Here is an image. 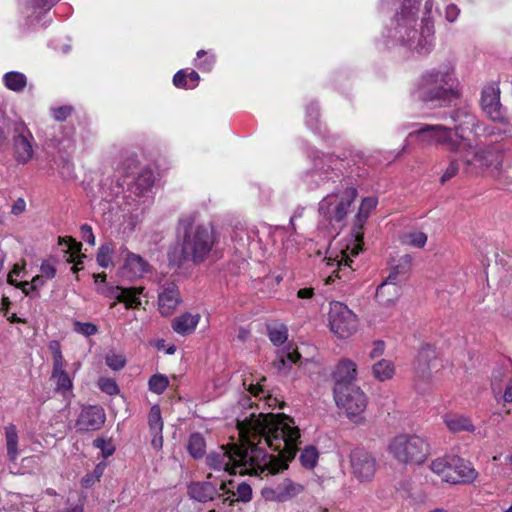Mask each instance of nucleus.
Wrapping results in <instances>:
<instances>
[{"label": "nucleus", "mask_w": 512, "mask_h": 512, "mask_svg": "<svg viewBox=\"0 0 512 512\" xmlns=\"http://www.w3.org/2000/svg\"><path fill=\"white\" fill-rule=\"evenodd\" d=\"M240 444L221 446L206 457L216 472L268 476L288 467L298 450L300 431L284 414L252 412L237 419Z\"/></svg>", "instance_id": "1"}, {"label": "nucleus", "mask_w": 512, "mask_h": 512, "mask_svg": "<svg viewBox=\"0 0 512 512\" xmlns=\"http://www.w3.org/2000/svg\"><path fill=\"white\" fill-rule=\"evenodd\" d=\"M419 5V0H404L388 26L385 37L393 45L427 54L434 46V24L430 18L423 17L420 30L417 28Z\"/></svg>", "instance_id": "2"}, {"label": "nucleus", "mask_w": 512, "mask_h": 512, "mask_svg": "<svg viewBox=\"0 0 512 512\" xmlns=\"http://www.w3.org/2000/svg\"><path fill=\"white\" fill-rule=\"evenodd\" d=\"M177 242L180 247L179 263L201 264L217 244V235L210 224L196 223L191 217H184L179 221Z\"/></svg>", "instance_id": "3"}, {"label": "nucleus", "mask_w": 512, "mask_h": 512, "mask_svg": "<svg viewBox=\"0 0 512 512\" xmlns=\"http://www.w3.org/2000/svg\"><path fill=\"white\" fill-rule=\"evenodd\" d=\"M458 86L455 67L443 63L422 74L413 95L423 102L443 104L458 97Z\"/></svg>", "instance_id": "4"}, {"label": "nucleus", "mask_w": 512, "mask_h": 512, "mask_svg": "<svg viewBox=\"0 0 512 512\" xmlns=\"http://www.w3.org/2000/svg\"><path fill=\"white\" fill-rule=\"evenodd\" d=\"M511 155L512 137H504L500 141L480 147H473L471 142H467L461 154L463 173L472 175L477 174L479 170H490L494 174H499L505 159Z\"/></svg>", "instance_id": "5"}, {"label": "nucleus", "mask_w": 512, "mask_h": 512, "mask_svg": "<svg viewBox=\"0 0 512 512\" xmlns=\"http://www.w3.org/2000/svg\"><path fill=\"white\" fill-rule=\"evenodd\" d=\"M377 199L374 197L364 198L359 207V211L355 216L354 225L352 229L353 240L351 244H348L346 249L341 250L340 259L334 260L332 263H328L331 266L336 265L337 270H334L332 275H329L326 279V283L334 281V277L342 279L346 277L351 269L352 259L351 256H357L362 250L363 245V227L366 220L369 217L370 212L376 207Z\"/></svg>", "instance_id": "6"}, {"label": "nucleus", "mask_w": 512, "mask_h": 512, "mask_svg": "<svg viewBox=\"0 0 512 512\" xmlns=\"http://www.w3.org/2000/svg\"><path fill=\"white\" fill-rule=\"evenodd\" d=\"M480 104L487 117L496 123L504 125L503 129L495 126H487L483 130V135L493 137L496 135L507 134L512 131V125L505 116L503 106L500 102V89L496 84L485 86L481 93Z\"/></svg>", "instance_id": "7"}, {"label": "nucleus", "mask_w": 512, "mask_h": 512, "mask_svg": "<svg viewBox=\"0 0 512 512\" xmlns=\"http://www.w3.org/2000/svg\"><path fill=\"white\" fill-rule=\"evenodd\" d=\"M388 451L401 463L421 464L428 456L429 445L418 435L400 434L390 441Z\"/></svg>", "instance_id": "8"}, {"label": "nucleus", "mask_w": 512, "mask_h": 512, "mask_svg": "<svg viewBox=\"0 0 512 512\" xmlns=\"http://www.w3.org/2000/svg\"><path fill=\"white\" fill-rule=\"evenodd\" d=\"M356 196V188L341 183L333 193L320 201L319 213L329 222H340L348 214L349 207Z\"/></svg>", "instance_id": "9"}, {"label": "nucleus", "mask_w": 512, "mask_h": 512, "mask_svg": "<svg viewBox=\"0 0 512 512\" xmlns=\"http://www.w3.org/2000/svg\"><path fill=\"white\" fill-rule=\"evenodd\" d=\"M415 137L421 147L432 145H445L452 153L460 151V142L452 137L451 127L441 124H421L420 127L409 133L408 138Z\"/></svg>", "instance_id": "10"}, {"label": "nucleus", "mask_w": 512, "mask_h": 512, "mask_svg": "<svg viewBox=\"0 0 512 512\" xmlns=\"http://www.w3.org/2000/svg\"><path fill=\"white\" fill-rule=\"evenodd\" d=\"M334 400L337 407L345 415L358 422L367 407V397L358 386H341L333 389Z\"/></svg>", "instance_id": "11"}, {"label": "nucleus", "mask_w": 512, "mask_h": 512, "mask_svg": "<svg viewBox=\"0 0 512 512\" xmlns=\"http://www.w3.org/2000/svg\"><path fill=\"white\" fill-rule=\"evenodd\" d=\"M328 320L330 330L339 338H347L357 330L356 315L341 302L330 303Z\"/></svg>", "instance_id": "12"}, {"label": "nucleus", "mask_w": 512, "mask_h": 512, "mask_svg": "<svg viewBox=\"0 0 512 512\" xmlns=\"http://www.w3.org/2000/svg\"><path fill=\"white\" fill-rule=\"evenodd\" d=\"M342 160L328 154L316 156L313 161V170L310 178L316 186L325 184L328 181L336 182L340 178Z\"/></svg>", "instance_id": "13"}, {"label": "nucleus", "mask_w": 512, "mask_h": 512, "mask_svg": "<svg viewBox=\"0 0 512 512\" xmlns=\"http://www.w3.org/2000/svg\"><path fill=\"white\" fill-rule=\"evenodd\" d=\"M349 458L351 473L359 482H369L374 478L377 461L370 452L363 448H355Z\"/></svg>", "instance_id": "14"}, {"label": "nucleus", "mask_w": 512, "mask_h": 512, "mask_svg": "<svg viewBox=\"0 0 512 512\" xmlns=\"http://www.w3.org/2000/svg\"><path fill=\"white\" fill-rule=\"evenodd\" d=\"M143 287H121L107 286L98 287V292L107 298H114L116 301L110 304L114 308L118 302L124 303L127 309L137 308L141 305L140 295L143 293Z\"/></svg>", "instance_id": "15"}, {"label": "nucleus", "mask_w": 512, "mask_h": 512, "mask_svg": "<svg viewBox=\"0 0 512 512\" xmlns=\"http://www.w3.org/2000/svg\"><path fill=\"white\" fill-rule=\"evenodd\" d=\"M35 139L24 124H17L14 128L13 148L16 160L19 163L29 162L34 155Z\"/></svg>", "instance_id": "16"}, {"label": "nucleus", "mask_w": 512, "mask_h": 512, "mask_svg": "<svg viewBox=\"0 0 512 512\" xmlns=\"http://www.w3.org/2000/svg\"><path fill=\"white\" fill-rule=\"evenodd\" d=\"M232 481L221 480L219 488L216 487L211 481L194 482L188 487V494L190 497L198 502L212 501L216 496L224 495L229 493L226 490L227 485H232Z\"/></svg>", "instance_id": "17"}, {"label": "nucleus", "mask_w": 512, "mask_h": 512, "mask_svg": "<svg viewBox=\"0 0 512 512\" xmlns=\"http://www.w3.org/2000/svg\"><path fill=\"white\" fill-rule=\"evenodd\" d=\"M451 118L454 122V127H452V135L454 134L456 138L460 142V147L463 146V150H465V143L469 142L465 138V132H476L479 127V122L475 115L468 113L465 110H457L453 112Z\"/></svg>", "instance_id": "18"}, {"label": "nucleus", "mask_w": 512, "mask_h": 512, "mask_svg": "<svg viewBox=\"0 0 512 512\" xmlns=\"http://www.w3.org/2000/svg\"><path fill=\"white\" fill-rule=\"evenodd\" d=\"M477 471L470 462L456 456L451 457V472L446 476V482L451 484L467 483L470 484L476 480Z\"/></svg>", "instance_id": "19"}, {"label": "nucleus", "mask_w": 512, "mask_h": 512, "mask_svg": "<svg viewBox=\"0 0 512 512\" xmlns=\"http://www.w3.org/2000/svg\"><path fill=\"white\" fill-rule=\"evenodd\" d=\"M180 303V292L174 282H167L160 287L158 293V307L161 315L169 316L173 314Z\"/></svg>", "instance_id": "20"}, {"label": "nucleus", "mask_w": 512, "mask_h": 512, "mask_svg": "<svg viewBox=\"0 0 512 512\" xmlns=\"http://www.w3.org/2000/svg\"><path fill=\"white\" fill-rule=\"evenodd\" d=\"M106 420L104 409L99 405H90L82 409L76 426L82 431H95L100 429Z\"/></svg>", "instance_id": "21"}, {"label": "nucleus", "mask_w": 512, "mask_h": 512, "mask_svg": "<svg viewBox=\"0 0 512 512\" xmlns=\"http://www.w3.org/2000/svg\"><path fill=\"white\" fill-rule=\"evenodd\" d=\"M401 295V281H396L395 274H389L376 291L378 302L384 306L393 305Z\"/></svg>", "instance_id": "22"}, {"label": "nucleus", "mask_w": 512, "mask_h": 512, "mask_svg": "<svg viewBox=\"0 0 512 512\" xmlns=\"http://www.w3.org/2000/svg\"><path fill=\"white\" fill-rule=\"evenodd\" d=\"M437 354L435 348L430 344L422 345L415 360V371L420 378H428L431 370L435 368Z\"/></svg>", "instance_id": "23"}, {"label": "nucleus", "mask_w": 512, "mask_h": 512, "mask_svg": "<svg viewBox=\"0 0 512 512\" xmlns=\"http://www.w3.org/2000/svg\"><path fill=\"white\" fill-rule=\"evenodd\" d=\"M303 489L301 484L285 479L275 488L268 490L266 497L271 500L285 502L299 495Z\"/></svg>", "instance_id": "24"}, {"label": "nucleus", "mask_w": 512, "mask_h": 512, "mask_svg": "<svg viewBox=\"0 0 512 512\" xmlns=\"http://www.w3.org/2000/svg\"><path fill=\"white\" fill-rule=\"evenodd\" d=\"M148 425L152 435L151 445L155 450H160L163 446V420L161 410L158 405H153L148 414Z\"/></svg>", "instance_id": "25"}, {"label": "nucleus", "mask_w": 512, "mask_h": 512, "mask_svg": "<svg viewBox=\"0 0 512 512\" xmlns=\"http://www.w3.org/2000/svg\"><path fill=\"white\" fill-rule=\"evenodd\" d=\"M356 375V363L349 359L341 360L334 372V388H337L340 384L341 386H356L353 384V381L356 379Z\"/></svg>", "instance_id": "26"}, {"label": "nucleus", "mask_w": 512, "mask_h": 512, "mask_svg": "<svg viewBox=\"0 0 512 512\" xmlns=\"http://www.w3.org/2000/svg\"><path fill=\"white\" fill-rule=\"evenodd\" d=\"M199 321V314L184 313L173 320L172 328L177 334L188 335L194 332Z\"/></svg>", "instance_id": "27"}, {"label": "nucleus", "mask_w": 512, "mask_h": 512, "mask_svg": "<svg viewBox=\"0 0 512 512\" xmlns=\"http://www.w3.org/2000/svg\"><path fill=\"white\" fill-rule=\"evenodd\" d=\"M444 423L452 433L474 432L475 426L470 418L459 414H446L443 417Z\"/></svg>", "instance_id": "28"}, {"label": "nucleus", "mask_w": 512, "mask_h": 512, "mask_svg": "<svg viewBox=\"0 0 512 512\" xmlns=\"http://www.w3.org/2000/svg\"><path fill=\"white\" fill-rule=\"evenodd\" d=\"M155 177L152 170L142 169L135 178L131 190L137 195H146L153 187Z\"/></svg>", "instance_id": "29"}, {"label": "nucleus", "mask_w": 512, "mask_h": 512, "mask_svg": "<svg viewBox=\"0 0 512 512\" xmlns=\"http://www.w3.org/2000/svg\"><path fill=\"white\" fill-rule=\"evenodd\" d=\"M125 268L132 274V276L140 277L149 271L150 266L140 255L128 253L125 260Z\"/></svg>", "instance_id": "30"}, {"label": "nucleus", "mask_w": 512, "mask_h": 512, "mask_svg": "<svg viewBox=\"0 0 512 512\" xmlns=\"http://www.w3.org/2000/svg\"><path fill=\"white\" fill-rule=\"evenodd\" d=\"M5 439L7 447V456L10 461H15L19 455L18 433L14 424L5 427Z\"/></svg>", "instance_id": "31"}, {"label": "nucleus", "mask_w": 512, "mask_h": 512, "mask_svg": "<svg viewBox=\"0 0 512 512\" xmlns=\"http://www.w3.org/2000/svg\"><path fill=\"white\" fill-rule=\"evenodd\" d=\"M3 82L7 89L21 92L27 85V78L23 73L11 71L4 74Z\"/></svg>", "instance_id": "32"}, {"label": "nucleus", "mask_w": 512, "mask_h": 512, "mask_svg": "<svg viewBox=\"0 0 512 512\" xmlns=\"http://www.w3.org/2000/svg\"><path fill=\"white\" fill-rule=\"evenodd\" d=\"M299 359L300 354L296 350H281L277 355V359L274 361V365L279 371H285L286 369H289Z\"/></svg>", "instance_id": "33"}, {"label": "nucleus", "mask_w": 512, "mask_h": 512, "mask_svg": "<svg viewBox=\"0 0 512 512\" xmlns=\"http://www.w3.org/2000/svg\"><path fill=\"white\" fill-rule=\"evenodd\" d=\"M373 375L379 381H386L393 377L395 367L390 360L381 359L372 367Z\"/></svg>", "instance_id": "34"}, {"label": "nucleus", "mask_w": 512, "mask_h": 512, "mask_svg": "<svg viewBox=\"0 0 512 512\" xmlns=\"http://www.w3.org/2000/svg\"><path fill=\"white\" fill-rule=\"evenodd\" d=\"M205 448L206 443L204 437L200 433H193L190 435L187 450L193 458L198 459L203 457Z\"/></svg>", "instance_id": "35"}, {"label": "nucleus", "mask_w": 512, "mask_h": 512, "mask_svg": "<svg viewBox=\"0 0 512 512\" xmlns=\"http://www.w3.org/2000/svg\"><path fill=\"white\" fill-rule=\"evenodd\" d=\"M228 497L224 498V502L229 501V505L232 506L234 502L236 501H242V502H248L251 500L252 497V489L251 487L246 483H241L237 486L236 492H231L229 490L230 494Z\"/></svg>", "instance_id": "36"}, {"label": "nucleus", "mask_w": 512, "mask_h": 512, "mask_svg": "<svg viewBox=\"0 0 512 512\" xmlns=\"http://www.w3.org/2000/svg\"><path fill=\"white\" fill-rule=\"evenodd\" d=\"M433 473L441 477L446 482V476L451 472V457L437 458L431 463Z\"/></svg>", "instance_id": "37"}, {"label": "nucleus", "mask_w": 512, "mask_h": 512, "mask_svg": "<svg viewBox=\"0 0 512 512\" xmlns=\"http://www.w3.org/2000/svg\"><path fill=\"white\" fill-rule=\"evenodd\" d=\"M52 379L56 383V390L59 392H62L65 394L66 392H69L72 388V381L69 377V375L64 371H53L52 372Z\"/></svg>", "instance_id": "38"}, {"label": "nucleus", "mask_w": 512, "mask_h": 512, "mask_svg": "<svg viewBox=\"0 0 512 512\" xmlns=\"http://www.w3.org/2000/svg\"><path fill=\"white\" fill-rule=\"evenodd\" d=\"M256 383H254V380H251L248 382L247 379L243 381V386L247 391L254 397H259L260 399H271L270 395L268 394V391H266L263 388V385L260 384L259 380H255Z\"/></svg>", "instance_id": "39"}, {"label": "nucleus", "mask_w": 512, "mask_h": 512, "mask_svg": "<svg viewBox=\"0 0 512 512\" xmlns=\"http://www.w3.org/2000/svg\"><path fill=\"white\" fill-rule=\"evenodd\" d=\"M412 257L410 255H403L400 257L398 264L392 268L390 274L396 275V281H401L400 276L406 275L410 270Z\"/></svg>", "instance_id": "40"}, {"label": "nucleus", "mask_w": 512, "mask_h": 512, "mask_svg": "<svg viewBox=\"0 0 512 512\" xmlns=\"http://www.w3.org/2000/svg\"><path fill=\"white\" fill-rule=\"evenodd\" d=\"M460 162L462 163L461 158L458 159L455 157H451L449 159L448 166L446 167L445 171L443 172L440 178L441 184L446 183L447 181H449L458 174L460 169Z\"/></svg>", "instance_id": "41"}, {"label": "nucleus", "mask_w": 512, "mask_h": 512, "mask_svg": "<svg viewBox=\"0 0 512 512\" xmlns=\"http://www.w3.org/2000/svg\"><path fill=\"white\" fill-rule=\"evenodd\" d=\"M149 389L156 394H162L168 387V378L164 375L156 374L149 379Z\"/></svg>", "instance_id": "42"}, {"label": "nucleus", "mask_w": 512, "mask_h": 512, "mask_svg": "<svg viewBox=\"0 0 512 512\" xmlns=\"http://www.w3.org/2000/svg\"><path fill=\"white\" fill-rule=\"evenodd\" d=\"M403 242L413 247L422 248L427 242V235L420 231L410 232L404 236Z\"/></svg>", "instance_id": "43"}, {"label": "nucleus", "mask_w": 512, "mask_h": 512, "mask_svg": "<svg viewBox=\"0 0 512 512\" xmlns=\"http://www.w3.org/2000/svg\"><path fill=\"white\" fill-rule=\"evenodd\" d=\"M113 253V248L110 244H103L100 246L97 253V263L104 268L109 267L112 264L111 255Z\"/></svg>", "instance_id": "44"}, {"label": "nucleus", "mask_w": 512, "mask_h": 512, "mask_svg": "<svg viewBox=\"0 0 512 512\" xmlns=\"http://www.w3.org/2000/svg\"><path fill=\"white\" fill-rule=\"evenodd\" d=\"M318 459L317 450L314 447H306L300 454V462L304 467L313 468Z\"/></svg>", "instance_id": "45"}, {"label": "nucleus", "mask_w": 512, "mask_h": 512, "mask_svg": "<svg viewBox=\"0 0 512 512\" xmlns=\"http://www.w3.org/2000/svg\"><path fill=\"white\" fill-rule=\"evenodd\" d=\"M98 386L102 392L108 395H116L119 393L117 383L111 378H100Z\"/></svg>", "instance_id": "46"}, {"label": "nucleus", "mask_w": 512, "mask_h": 512, "mask_svg": "<svg viewBox=\"0 0 512 512\" xmlns=\"http://www.w3.org/2000/svg\"><path fill=\"white\" fill-rule=\"evenodd\" d=\"M74 330L84 336H91L98 332V328L95 324L90 322H75Z\"/></svg>", "instance_id": "47"}, {"label": "nucleus", "mask_w": 512, "mask_h": 512, "mask_svg": "<svg viewBox=\"0 0 512 512\" xmlns=\"http://www.w3.org/2000/svg\"><path fill=\"white\" fill-rule=\"evenodd\" d=\"M106 364L111 369L118 371L125 366L126 360L122 355L111 353L106 356Z\"/></svg>", "instance_id": "48"}, {"label": "nucleus", "mask_w": 512, "mask_h": 512, "mask_svg": "<svg viewBox=\"0 0 512 512\" xmlns=\"http://www.w3.org/2000/svg\"><path fill=\"white\" fill-rule=\"evenodd\" d=\"M269 338L275 345L283 344L287 339V332L284 327L269 330Z\"/></svg>", "instance_id": "49"}, {"label": "nucleus", "mask_w": 512, "mask_h": 512, "mask_svg": "<svg viewBox=\"0 0 512 512\" xmlns=\"http://www.w3.org/2000/svg\"><path fill=\"white\" fill-rule=\"evenodd\" d=\"M319 110L318 106L314 103L310 104L307 107V124L311 128H316L318 123Z\"/></svg>", "instance_id": "50"}, {"label": "nucleus", "mask_w": 512, "mask_h": 512, "mask_svg": "<svg viewBox=\"0 0 512 512\" xmlns=\"http://www.w3.org/2000/svg\"><path fill=\"white\" fill-rule=\"evenodd\" d=\"M186 72L179 70L173 77V84L178 88H194L195 85H189L188 79H186Z\"/></svg>", "instance_id": "51"}, {"label": "nucleus", "mask_w": 512, "mask_h": 512, "mask_svg": "<svg viewBox=\"0 0 512 512\" xmlns=\"http://www.w3.org/2000/svg\"><path fill=\"white\" fill-rule=\"evenodd\" d=\"M94 446L101 449L104 457H109L114 452V447L110 442L105 441L104 439H95Z\"/></svg>", "instance_id": "52"}, {"label": "nucleus", "mask_w": 512, "mask_h": 512, "mask_svg": "<svg viewBox=\"0 0 512 512\" xmlns=\"http://www.w3.org/2000/svg\"><path fill=\"white\" fill-rule=\"evenodd\" d=\"M81 238L90 245H95V236L92 227L88 224H83L80 227Z\"/></svg>", "instance_id": "53"}, {"label": "nucleus", "mask_w": 512, "mask_h": 512, "mask_svg": "<svg viewBox=\"0 0 512 512\" xmlns=\"http://www.w3.org/2000/svg\"><path fill=\"white\" fill-rule=\"evenodd\" d=\"M71 113L72 108L70 106H63L53 110V117L57 121H64Z\"/></svg>", "instance_id": "54"}, {"label": "nucleus", "mask_w": 512, "mask_h": 512, "mask_svg": "<svg viewBox=\"0 0 512 512\" xmlns=\"http://www.w3.org/2000/svg\"><path fill=\"white\" fill-rule=\"evenodd\" d=\"M45 283V279L43 278V276L41 275H38V276H35L30 283L28 282H23L22 283V288H23V291L24 293L28 294V291L26 289V286H30L31 289L33 290H36L38 289L39 287L43 286Z\"/></svg>", "instance_id": "55"}, {"label": "nucleus", "mask_w": 512, "mask_h": 512, "mask_svg": "<svg viewBox=\"0 0 512 512\" xmlns=\"http://www.w3.org/2000/svg\"><path fill=\"white\" fill-rule=\"evenodd\" d=\"M64 360L61 351L58 348L53 349V371L64 370Z\"/></svg>", "instance_id": "56"}, {"label": "nucleus", "mask_w": 512, "mask_h": 512, "mask_svg": "<svg viewBox=\"0 0 512 512\" xmlns=\"http://www.w3.org/2000/svg\"><path fill=\"white\" fill-rule=\"evenodd\" d=\"M459 13H460L459 8L454 4H450L446 7L445 17H446L447 21L454 22L458 18Z\"/></svg>", "instance_id": "57"}, {"label": "nucleus", "mask_w": 512, "mask_h": 512, "mask_svg": "<svg viewBox=\"0 0 512 512\" xmlns=\"http://www.w3.org/2000/svg\"><path fill=\"white\" fill-rule=\"evenodd\" d=\"M385 350V345L382 341H377L373 344V348L369 353V357L371 359L378 358L383 355Z\"/></svg>", "instance_id": "58"}, {"label": "nucleus", "mask_w": 512, "mask_h": 512, "mask_svg": "<svg viewBox=\"0 0 512 512\" xmlns=\"http://www.w3.org/2000/svg\"><path fill=\"white\" fill-rule=\"evenodd\" d=\"M26 209V202L23 198H18L12 205L11 213L13 215H20L22 214Z\"/></svg>", "instance_id": "59"}, {"label": "nucleus", "mask_w": 512, "mask_h": 512, "mask_svg": "<svg viewBox=\"0 0 512 512\" xmlns=\"http://www.w3.org/2000/svg\"><path fill=\"white\" fill-rule=\"evenodd\" d=\"M215 63V56L209 55L204 60H201L197 67L203 71H210Z\"/></svg>", "instance_id": "60"}, {"label": "nucleus", "mask_w": 512, "mask_h": 512, "mask_svg": "<svg viewBox=\"0 0 512 512\" xmlns=\"http://www.w3.org/2000/svg\"><path fill=\"white\" fill-rule=\"evenodd\" d=\"M40 270L44 279H52L56 274L55 268L49 263H43Z\"/></svg>", "instance_id": "61"}, {"label": "nucleus", "mask_w": 512, "mask_h": 512, "mask_svg": "<svg viewBox=\"0 0 512 512\" xmlns=\"http://www.w3.org/2000/svg\"><path fill=\"white\" fill-rule=\"evenodd\" d=\"M83 257L84 256H80V255L75 257L73 254H71L69 256L68 262L74 263V266L72 267L73 273H77L78 272V270H79L78 265H80L82 263V258Z\"/></svg>", "instance_id": "62"}, {"label": "nucleus", "mask_w": 512, "mask_h": 512, "mask_svg": "<svg viewBox=\"0 0 512 512\" xmlns=\"http://www.w3.org/2000/svg\"><path fill=\"white\" fill-rule=\"evenodd\" d=\"M21 272V267L18 264H15L13 269L9 272L7 281L10 284H14V277H18Z\"/></svg>", "instance_id": "63"}, {"label": "nucleus", "mask_w": 512, "mask_h": 512, "mask_svg": "<svg viewBox=\"0 0 512 512\" xmlns=\"http://www.w3.org/2000/svg\"><path fill=\"white\" fill-rule=\"evenodd\" d=\"M314 294L313 288H302L299 289L297 292V296L302 299H308L311 298Z\"/></svg>", "instance_id": "64"}]
</instances>
